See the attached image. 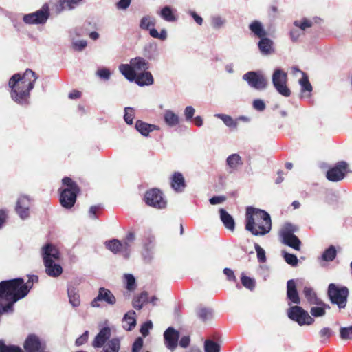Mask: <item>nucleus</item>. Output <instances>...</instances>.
Masks as SVG:
<instances>
[{
	"label": "nucleus",
	"mask_w": 352,
	"mask_h": 352,
	"mask_svg": "<svg viewBox=\"0 0 352 352\" xmlns=\"http://www.w3.org/2000/svg\"><path fill=\"white\" fill-rule=\"evenodd\" d=\"M36 79L35 73L31 69H26L22 76L14 74L8 82L12 99L20 104H28L30 91L34 88Z\"/></svg>",
	"instance_id": "nucleus-1"
},
{
	"label": "nucleus",
	"mask_w": 352,
	"mask_h": 352,
	"mask_svg": "<svg viewBox=\"0 0 352 352\" xmlns=\"http://www.w3.org/2000/svg\"><path fill=\"white\" fill-rule=\"evenodd\" d=\"M245 217V229L253 235L263 236L271 230V218L267 212L252 207H248L246 209Z\"/></svg>",
	"instance_id": "nucleus-2"
},
{
	"label": "nucleus",
	"mask_w": 352,
	"mask_h": 352,
	"mask_svg": "<svg viewBox=\"0 0 352 352\" xmlns=\"http://www.w3.org/2000/svg\"><path fill=\"white\" fill-rule=\"evenodd\" d=\"M149 63L142 57H135L130 60L129 63L119 65V72L130 82H133L136 76L148 70Z\"/></svg>",
	"instance_id": "nucleus-3"
},
{
	"label": "nucleus",
	"mask_w": 352,
	"mask_h": 352,
	"mask_svg": "<svg viewBox=\"0 0 352 352\" xmlns=\"http://www.w3.org/2000/svg\"><path fill=\"white\" fill-rule=\"evenodd\" d=\"M63 188L60 189V202L61 206L67 209L72 208L76 202L79 188L77 184L69 177L62 179Z\"/></svg>",
	"instance_id": "nucleus-4"
},
{
	"label": "nucleus",
	"mask_w": 352,
	"mask_h": 352,
	"mask_svg": "<svg viewBox=\"0 0 352 352\" xmlns=\"http://www.w3.org/2000/svg\"><path fill=\"white\" fill-rule=\"evenodd\" d=\"M297 228L295 226L287 223L284 224L280 230L279 236L282 243L299 251L300 250L301 242L300 239L294 235Z\"/></svg>",
	"instance_id": "nucleus-5"
},
{
	"label": "nucleus",
	"mask_w": 352,
	"mask_h": 352,
	"mask_svg": "<svg viewBox=\"0 0 352 352\" xmlns=\"http://www.w3.org/2000/svg\"><path fill=\"white\" fill-rule=\"evenodd\" d=\"M156 25V19L151 14L144 15L140 20L139 28L142 30L148 31L149 34L154 38L165 41L168 37V33L165 28L161 30L160 32L154 27Z\"/></svg>",
	"instance_id": "nucleus-6"
},
{
	"label": "nucleus",
	"mask_w": 352,
	"mask_h": 352,
	"mask_svg": "<svg viewBox=\"0 0 352 352\" xmlns=\"http://www.w3.org/2000/svg\"><path fill=\"white\" fill-rule=\"evenodd\" d=\"M348 294V289L345 287H339L333 283L329 285L328 295L331 302L340 309L345 307Z\"/></svg>",
	"instance_id": "nucleus-7"
},
{
	"label": "nucleus",
	"mask_w": 352,
	"mask_h": 352,
	"mask_svg": "<svg viewBox=\"0 0 352 352\" xmlns=\"http://www.w3.org/2000/svg\"><path fill=\"white\" fill-rule=\"evenodd\" d=\"M50 15V8L47 3L43 5L40 10L26 14L23 16V21L28 25H44Z\"/></svg>",
	"instance_id": "nucleus-8"
},
{
	"label": "nucleus",
	"mask_w": 352,
	"mask_h": 352,
	"mask_svg": "<svg viewBox=\"0 0 352 352\" xmlns=\"http://www.w3.org/2000/svg\"><path fill=\"white\" fill-rule=\"evenodd\" d=\"M272 83L276 90L282 96L289 97L291 91L287 85V74L281 69H276L272 76Z\"/></svg>",
	"instance_id": "nucleus-9"
},
{
	"label": "nucleus",
	"mask_w": 352,
	"mask_h": 352,
	"mask_svg": "<svg viewBox=\"0 0 352 352\" xmlns=\"http://www.w3.org/2000/svg\"><path fill=\"white\" fill-rule=\"evenodd\" d=\"M144 199L147 205L155 208L162 209L166 206V201L163 197L162 192L157 188L146 191Z\"/></svg>",
	"instance_id": "nucleus-10"
},
{
	"label": "nucleus",
	"mask_w": 352,
	"mask_h": 352,
	"mask_svg": "<svg viewBox=\"0 0 352 352\" xmlns=\"http://www.w3.org/2000/svg\"><path fill=\"white\" fill-rule=\"evenodd\" d=\"M288 316L292 320L296 321L300 325L311 324L314 320L309 316L307 311L299 306H294L289 309Z\"/></svg>",
	"instance_id": "nucleus-11"
},
{
	"label": "nucleus",
	"mask_w": 352,
	"mask_h": 352,
	"mask_svg": "<svg viewBox=\"0 0 352 352\" xmlns=\"http://www.w3.org/2000/svg\"><path fill=\"white\" fill-rule=\"evenodd\" d=\"M242 78L249 86L256 89H263L267 87V80L260 72H248L243 75Z\"/></svg>",
	"instance_id": "nucleus-12"
},
{
	"label": "nucleus",
	"mask_w": 352,
	"mask_h": 352,
	"mask_svg": "<svg viewBox=\"0 0 352 352\" xmlns=\"http://www.w3.org/2000/svg\"><path fill=\"white\" fill-rule=\"evenodd\" d=\"M31 200L27 195H21L16 201L15 211L21 219L26 220L30 214Z\"/></svg>",
	"instance_id": "nucleus-13"
},
{
	"label": "nucleus",
	"mask_w": 352,
	"mask_h": 352,
	"mask_svg": "<svg viewBox=\"0 0 352 352\" xmlns=\"http://www.w3.org/2000/svg\"><path fill=\"white\" fill-rule=\"evenodd\" d=\"M164 344L171 351L175 350L178 345L179 333L173 327H168L164 333Z\"/></svg>",
	"instance_id": "nucleus-14"
},
{
	"label": "nucleus",
	"mask_w": 352,
	"mask_h": 352,
	"mask_svg": "<svg viewBox=\"0 0 352 352\" xmlns=\"http://www.w3.org/2000/svg\"><path fill=\"white\" fill-rule=\"evenodd\" d=\"M347 165L341 162L327 172V178L331 182H338L342 179L346 173Z\"/></svg>",
	"instance_id": "nucleus-15"
},
{
	"label": "nucleus",
	"mask_w": 352,
	"mask_h": 352,
	"mask_svg": "<svg viewBox=\"0 0 352 352\" xmlns=\"http://www.w3.org/2000/svg\"><path fill=\"white\" fill-rule=\"evenodd\" d=\"M45 348V344L35 335H30L24 343L25 352H40Z\"/></svg>",
	"instance_id": "nucleus-16"
},
{
	"label": "nucleus",
	"mask_w": 352,
	"mask_h": 352,
	"mask_svg": "<svg viewBox=\"0 0 352 352\" xmlns=\"http://www.w3.org/2000/svg\"><path fill=\"white\" fill-rule=\"evenodd\" d=\"M41 254L43 262L58 261L60 259V252L56 246L51 243H47L41 249Z\"/></svg>",
	"instance_id": "nucleus-17"
},
{
	"label": "nucleus",
	"mask_w": 352,
	"mask_h": 352,
	"mask_svg": "<svg viewBox=\"0 0 352 352\" xmlns=\"http://www.w3.org/2000/svg\"><path fill=\"white\" fill-rule=\"evenodd\" d=\"M292 72L294 74H300L301 75V78L298 80V83L301 87V93L302 96L309 97L310 93L312 91V86L309 81L308 76L305 73L296 67L292 68Z\"/></svg>",
	"instance_id": "nucleus-18"
},
{
	"label": "nucleus",
	"mask_w": 352,
	"mask_h": 352,
	"mask_svg": "<svg viewBox=\"0 0 352 352\" xmlns=\"http://www.w3.org/2000/svg\"><path fill=\"white\" fill-rule=\"evenodd\" d=\"M157 14L166 22L173 23L177 20L176 10L170 6H164L157 12Z\"/></svg>",
	"instance_id": "nucleus-19"
},
{
	"label": "nucleus",
	"mask_w": 352,
	"mask_h": 352,
	"mask_svg": "<svg viewBox=\"0 0 352 352\" xmlns=\"http://www.w3.org/2000/svg\"><path fill=\"white\" fill-rule=\"evenodd\" d=\"M111 336V330L109 327L102 328L100 332L96 335L94 340L93 341L92 345L95 348L104 346L106 341Z\"/></svg>",
	"instance_id": "nucleus-20"
},
{
	"label": "nucleus",
	"mask_w": 352,
	"mask_h": 352,
	"mask_svg": "<svg viewBox=\"0 0 352 352\" xmlns=\"http://www.w3.org/2000/svg\"><path fill=\"white\" fill-rule=\"evenodd\" d=\"M98 300L105 302L109 305H114L116 302V298L113 293L108 289L100 287L98 293Z\"/></svg>",
	"instance_id": "nucleus-21"
},
{
	"label": "nucleus",
	"mask_w": 352,
	"mask_h": 352,
	"mask_svg": "<svg viewBox=\"0 0 352 352\" xmlns=\"http://www.w3.org/2000/svg\"><path fill=\"white\" fill-rule=\"evenodd\" d=\"M135 129L141 135L147 137L151 132L159 130L160 127L155 124H151L141 120H138L135 123Z\"/></svg>",
	"instance_id": "nucleus-22"
},
{
	"label": "nucleus",
	"mask_w": 352,
	"mask_h": 352,
	"mask_svg": "<svg viewBox=\"0 0 352 352\" xmlns=\"http://www.w3.org/2000/svg\"><path fill=\"white\" fill-rule=\"evenodd\" d=\"M287 296L294 304H299L300 302L298 293L296 290V283L293 279L287 281Z\"/></svg>",
	"instance_id": "nucleus-23"
},
{
	"label": "nucleus",
	"mask_w": 352,
	"mask_h": 352,
	"mask_svg": "<svg viewBox=\"0 0 352 352\" xmlns=\"http://www.w3.org/2000/svg\"><path fill=\"white\" fill-rule=\"evenodd\" d=\"M133 82L140 87L149 86L153 84L154 79L151 73L146 70L138 74Z\"/></svg>",
	"instance_id": "nucleus-24"
},
{
	"label": "nucleus",
	"mask_w": 352,
	"mask_h": 352,
	"mask_svg": "<svg viewBox=\"0 0 352 352\" xmlns=\"http://www.w3.org/2000/svg\"><path fill=\"white\" fill-rule=\"evenodd\" d=\"M56 261H48L44 263L46 274L52 277H58L63 273V268Z\"/></svg>",
	"instance_id": "nucleus-25"
},
{
	"label": "nucleus",
	"mask_w": 352,
	"mask_h": 352,
	"mask_svg": "<svg viewBox=\"0 0 352 352\" xmlns=\"http://www.w3.org/2000/svg\"><path fill=\"white\" fill-rule=\"evenodd\" d=\"M164 122L169 127H174L180 122L179 116L170 109H166L163 114Z\"/></svg>",
	"instance_id": "nucleus-26"
},
{
	"label": "nucleus",
	"mask_w": 352,
	"mask_h": 352,
	"mask_svg": "<svg viewBox=\"0 0 352 352\" xmlns=\"http://www.w3.org/2000/svg\"><path fill=\"white\" fill-rule=\"evenodd\" d=\"M171 186L177 192H182L184 190L186 184L182 173L177 172L172 175Z\"/></svg>",
	"instance_id": "nucleus-27"
},
{
	"label": "nucleus",
	"mask_w": 352,
	"mask_h": 352,
	"mask_svg": "<svg viewBox=\"0 0 352 352\" xmlns=\"http://www.w3.org/2000/svg\"><path fill=\"white\" fill-rule=\"evenodd\" d=\"M135 312L133 310L128 311L122 318V327L127 331H131L136 325Z\"/></svg>",
	"instance_id": "nucleus-28"
},
{
	"label": "nucleus",
	"mask_w": 352,
	"mask_h": 352,
	"mask_svg": "<svg viewBox=\"0 0 352 352\" xmlns=\"http://www.w3.org/2000/svg\"><path fill=\"white\" fill-rule=\"evenodd\" d=\"M227 24V19L221 14H213L210 17V25L214 30L223 29Z\"/></svg>",
	"instance_id": "nucleus-29"
},
{
	"label": "nucleus",
	"mask_w": 352,
	"mask_h": 352,
	"mask_svg": "<svg viewBox=\"0 0 352 352\" xmlns=\"http://www.w3.org/2000/svg\"><path fill=\"white\" fill-rule=\"evenodd\" d=\"M273 44L271 39L265 36L260 38L258 45L262 54L268 55L274 52Z\"/></svg>",
	"instance_id": "nucleus-30"
},
{
	"label": "nucleus",
	"mask_w": 352,
	"mask_h": 352,
	"mask_svg": "<svg viewBox=\"0 0 352 352\" xmlns=\"http://www.w3.org/2000/svg\"><path fill=\"white\" fill-rule=\"evenodd\" d=\"M249 28L252 33L256 37L261 38L267 36V32L265 30L261 22L254 21L249 25Z\"/></svg>",
	"instance_id": "nucleus-31"
},
{
	"label": "nucleus",
	"mask_w": 352,
	"mask_h": 352,
	"mask_svg": "<svg viewBox=\"0 0 352 352\" xmlns=\"http://www.w3.org/2000/svg\"><path fill=\"white\" fill-rule=\"evenodd\" d=\"M220 219L223 222L224 226L231 231H234L235 223L232 217L227 212L226 210L221 208L219 210Z\"/></svg>",
	"instance_id": "nucleus-32"
},
{
	"label": "nucleus",
	"mask_w": 352,
	"mask_h": 352,
	"mask_svg": "<svg viewBox=\"0 0 352 352\" xmlns=\"http://www.w3.org/2000/svg\"><path fill=\"white\" fill-rule=\"evenodd\" d=\"M84 0H59L56 9L58 12L63 10H73L80 5Z\"/></svg>",
	"instance_id": "nucleus-33"
},
{
	"label": "nucleus",
	"mask_w": 352,
	"mask_h": 352,
	"mask_svg": "<svg viewBox=\"0 0 352 352\" xmlns=\"http://www.w3.org/2000/svg\"><path fill=\"white\" fill-rule=\"evenodd\" d=\"M135 239V236L133 233H129L124 241L121 242L122 244V253L124 257H128L131 250V245Z\"/></svg>",
	"instance_id": "nucleus-34"
},
{
	"label": "nucleus",
	"mask_w": 352,
	"mask_h": 352,
	"mask_svg": "<svg viewBox=\"0 0 352 352\" xmlns=\"http://www.w3.org/2000/svg\"><path fill=\"white\" fill-rule=\"evenodd\" d=\"M303 294L310 304L316 305H321L322 304V300L318 298L316 294L312 288L305 287Z\"/></svg>",
	"instance_id": "nucleus-35"
},
{
	"label": "nucleus",
	"mask_w": 352,
	"mask_h": 352,
	"mask_svg": "<svg viewBox=\"0 0 352 352\" xmlns=\"http://www.w3.org/2000/svg\"><path fill=\"white\" fill-rule=\"evenodd\" d=\"M242 164L241 156L236 153L229 155L226 159V164L232 171L236 170Z\"/></svg>",
	"instance_id": "nucleus-36"
},
{
	"label": "nucleus",
	"mask_w": 352,
	"mask_h": 352,
	"mask_svg": "<svg viewBox=\"0 0 352 352\" xmlns=\"http://www.w3.org/2000/svg\"><path fill=\"white\" fill-rule=\"evenodd\" d=\"M120 349V340L118 338H112L104 345L101 352H118Z\"/></svg>",
	"instance_id": "nucleus-37"
},
{
	"label": "nucleus",
	"mask_w": 352,
	"mask_h": 352,
	"mask_svg": "<svg viewBox=\"0 0 352 352\" xmlns=\"http://www.w3.org/2000/svg\"><path fill=\"white\" fill-rule=\"evenodd\" d=\"M214 117L221 119L224 124L230 128V129H236L238 126V122L236 120H234L230 116L223 113H217L214 115Z\"/></svg>",
	"instance_id": "nucleus-38"
},
{
	"label": "nucleus",
	"mask_w": 352,
	"mask_h": 352,
	"mask_svg": "<svg viewBox=\"0 0 352 352\" xmlns=\"http://www.w3.org/2000/svg\"><path fill=\"white\" fill-rule=\"evenodd\" d=\"M68 297L69 300L70 304L74 307H77L80 305V296L76 291V289L74 287L69 288L68 291Z\"/></svg>",
	"instance_id": "nucleus-39"
},
{
	"label": "nucleus",
	"mask_w": 352,
	"mask_h": 352,
	"mask_svg": "<svg viewBox=\"0 0 352 352\" xmlns=\"http://www.w3.org/2000/svg\"><path fill=\"white\" fill-rule=\"evenodd\" d=\"M148 300V294L146 292H143L139 296L135 298L133 301V306L137 309H140L144 304Z\"/></svg>",
	"instance_id": "nucleus-40"
},
{
	"label": "nucleus",
	"mask_w": 352,
	"mask_h": 352,
	"mask_svg": "<svg viewBox=\"0 0 352 352\" xmlns=\"http://www.w3.org/2000/svg\"><path fill=\"white\" fill-rule=\"evenodd\" d=\"M312 21L306 18L294 21V26L298 30H302V32L304 33L307 28H309L312 26Z\"/></svg>",
	"instance_id": "nucleus-41"
},
{
	"label": "nucleus",
	"mask_w": 352,
	"mask_h": 352,
	"mask_svg": "<svg viewBox=\"0 0 352 352\" xmlns=\"http://www.w3.org/2000/svg\"><path fill=\"white\" fill-rule=\"evenodd\" d=\"M329 308V305L322 302L321 305L311 307L310 313L314 317H322L325 315L326 309Z\"/></svg>",
	"instance_id": "nucleus-42"
},
{
	"label": "nucleus",
	"mask_w": 352,
	"mask_h": 352,
	"mask_svg": "<svg viewBox=\"0 0 352 352\" xmlns=\"http://www.w3.org/2000/svg\"><path fill=\"white\" fill-rule=\"evenodd\" d=\"M106 247L112 252L116 254L122 252L121 241L117 239H113L105 243Z\"/></svg>",
	"instance_id": "nucleus-43"
},
{
	"label": "nucleus",
	"mask_w": 352,
	"mask_h": 352,
	"mask_svg": "<svg viewBox=\"0 0 352 352\" xmlns=\"http://www.w3.org/2000/svg\"><path fill=\"white\" fill-rule=\"evenodd\" d=\"M336 256V250L334 246L331 245L323 252L322 258L325 261H331L335 258Z\"/></svg>",
	"instance_id": "nucleus-44"
},
{
	"label": "nucleus",
	"mask_w": 352,
	"mask_h": 352,
	"mask_svg": "<svg viewBox=\"0 0 352 352\" xmlns=\"http://www.w3.org/2000/svg\"><path fill=\"white\" fill-rule=\"evenodd\" d=\"M205 352H219L220 346L212 340H206L204 343Z\"/></svg>",
	"instance_id": "nucleus-45"
},
{
	"label": "nucleus",
	"mask_w": 352,
	"mask_h": 352,
	"mask_svg": "<svg viewBox=\"0 0 352 352\" xmlns=\"http://www.w3.org/2000/svg\"><path fill=\"white\" fill-rule=\"evenodd\" d=\"M282 254L284 257L285 261L289 265L292 266H296L298 264V258L296 255L290 253H287L285 251H282Z\"/></svg>",
	"instance_id": "nucleus-46"
},
{
	"label": "nucleus",
	"mask_w": 352,
	"mask_h": 352,
	"mask_svg": "<svg viewBox=\"0 0 352 352\" xmlns=\"http://www.w3.org/2000/svg\"><path fill=\"white\" fill-rule=\"evenodd\" d=\"M124 280L126 283V289L129 291H133L135 289V278L130 274L124 275Z\"/></svg>",
	"instance_id": "nucleus-47"
},
{
	"label": "nucleus",
	"mask_w": 352,
	"mask_h": 352,
	"mask_svg": "<svg viewBox=\"0 0 352 352\" xmlns=\"http://www.w3.org/2000/svg\"><path fill=\"white\" fill-rule=\"evenodd\" d=\"M198 316L201 320L206 322L212 318V311L206 308H201L198 311Z\"/></svg>",
	"instance_id": "nucleus-48"
},
{
	"label": "nucleus",
	"mask_w": 352,
	"mask_h": 352,
	"mask_svg": "<svg viewBox=\"0 0 352 352\" xmlns=\"http://www.w3.org/2000/svg\"><path fill=\"white\" fill-rule=\"evenodd\" d=\"M0 352H23V351L16 346H7L0 340Z\"/></svg>",
	"instance_id": "nucleus-49"
},
{
	"label": "nucleus",
	"mask_w": 352,
	"mask_h": 352,
	"mask_svg": "<svg viewBox=\"0 0 352 352\" xmlns=\"http://www.w3.org/2000/svg\"><path fill=\"white\" fill-rule=\"evenodd\" d=\"M241 283L245 287L250 290H253L255 287L254 280L248 276H242Z\"/></svg>",
	"instance_id": "nucleus-50"
},
{
	"label": "nucleus",
	"mask_w": 352,
	"mask_h": 352,
	"mask_svg": "<svg viewBox=\"0 0 352 352\" xmlns=\"http://www.w3.org/2000/svg\"><path fill=\"white\" fill-rule=\"evenodd\" d=\"M135 116L134 110L131 107L125 108L124 120L128 124H132Z\"/></svg>",
	"instance_id": "nucleus-51"
},
{
	"label": "nucleus",
	"mask_w": 352,
	"mask_h": 352,
	"mask_svg": "<svg viewBox=\"0 0 352 352\" xmlns=\"http://www.w3.org/2000/svg\"><path fill=\"white\" fill-rule=\"evenodd\" d=\"M72 44L73 49L78 52L83 50L87 45V41L85 40H74Z\"/></svg>",
	"instance_id": "nucleus-52"
},
{
	"label": "nucleus",
	"mask_w": 352,
	"mask_h": 352,
	"mask_svg": "<svg viewBox=\"0 0 352 352\" xmlns=\"http://www.w3.org/2000/svg\"><path fill=\"white\" fill-rule=\"evenodd\" d=\"M304 34L305 33L302 32V30H298L296 27L293 28L290 31V38L294 42H296L299 38Z\"/></svg>",
	"instance_id": "nucleus-53"
},
{
	"label": "nucleus",
	"mask_w": 352,
	"mask_h": 352,
	"mask_svg": "<svg viewBox=\"0 0 352 352\" xmlns=\"http://www.w3.org/2000/svg\"><path fill=\"white\" fill-rule=\"evenodd\" d=\"M153 328V323L151 320L144 322L141 328L140 333L144 337H146L148 335L149 331Z\"/></svg>",
	"instance_id": "nucleus-54"
},
{
	"label": "nucleus",
	"mask_w": 352,
	"mask_h": 352,
	"mask_svg": "<svg viewBox=\"0 0 352 352\" xmlns=\"http://www.w3.org/2000/svg\"><path fill=\"white\" fill-rule=\"evenodd\" d=\"M96 75L104 80H109L111 76V72L107 68H102L96 72Z\"/></svg>",
	"instance_id": "nucleus-55"
},
{
	"label": "nucleus",
	"mask_w": 352,
	"mask_h": 352,
	"mask_svg": "<svg viewBox=\"0 0 352 352\" xmlns=\"http://www.w3.org/2000/svg\"><path fill=\"white\" fill-rule=\"evenodd\" d=\"M340 331V337L342 340H349L352 334V327H342Z\"/></svg>",
	"instance_id": "nucleus-56"
},
{
	"label": "nucleus",
	"mask_w": 352,
	"mask_h": 352,
	"mask_svg": "<svg viewBox=\"0 0 352 352\" xmlns=\"http://www.w3.org/2000/svg\"><path fill=\"white\" fill-rule=\"evenodd\" d=\"M255 250L257 253L258 260L261 262H265L266 260L265 250L258 244L255 245Z\"/></svg>",
	"instance_id": "nucleus-57"
},
{
	"label": "nucleus",
	"mask_w": 352,
	"mask_h": 352,
	"mask_svg": "<svg viewBox=\"0 0 352 352\" xmlns=\"http://www.w3.org/2000/svg\"><path fill=\"white\" fill-rule=\"evenodd\" d=\"M254 109L258 111H263L265 110L266 105L263 100L261 99H256L253 101L252 103Z\"/></svg>",
	"instance_id": "nucleus-58"
},
{
	"label": "nucleus",
	"mask_w": 352,
	"mask_h": 352,
	"mask_svg": "<svg viewBox=\"0 0 352 352\" xmlns=\"http://www.w3.org/2000/svg\"><path fill=\"white\" fill-rule=\"evenodd\" d=\"M195 112V109L192 106H187L184 111L185 118L187 121L190 120Z\"/></svg>",
	"instance_id": "nucleus-59"
},
{
	"label": "nucleus",
	"mask_w": 352,
	"mask_h": 352,
	"mask_svg": "<svg viewBox=\"0 0 352 352\" xmlns=\"http://www.w3.org/2000/svg\"><path fill=\"white\" fill-rule=\"evenodd\" d=\"M143 342V339L142 338H138L133 344L132 352H140L142 348Z\"/></svg>",
	"instance_id": "nucleus-60"
},
{
	"label": "nucleus",
	"mask_w": 352,
	"mask_h": 352,
	"mask_svg": "<svg viewBox=\"0 0 352 352\" xmlns=\"http://www.w3.org/2000/svg\"><path fill=\"white\" fill-rule=\"evenodd\" d=\"M131 2V0H119L116 3V8L118 10H124L129 7Z\"/></svg>",
	"instance_id": "nucleus-61"
},
{
	"label": "nucleus",
	"mask_w": 352,
	"mask_h": 352,
	"mask_svg": "<svg viewBox=\"0 0 352 352\" xmlns=\"http://www.w3.org/2000/svg\"><path fill=\"white\" fill-rule=\"evenodd\" d=\"M188 14L189 15H190L192 19H194V21L199 25H201L203 24V22H204V20H203V18L198 15L196 12L193 11V10H189L188 12Z\"/></svg>",
	"instance_id": "nucleus-62"
},
{
	"label": "nucleus",
	"mask_w": 352,
	"mask_h": 352,
	"mask_svg": "<svg viewBox=\"0 0 352 352\" xmlns=\"http://www.w3.org/2000/svg\"><path fill=\"white\" fill-rule=\"evenodd\" d=\"M331 335V331L328 327H324L322 328L320 332L319 336L321 339L326 340L328 338H329Z\"/></svg>",
	"instance_id": "nucleus-63"
},
{
	"label": "nucleus",
	"mask_w": 352,
	"mask_h": 352,
	"mask_svg": "<svg viewBox=\"0 0 352 352\" xmlns=\"http://www.w3.org/2000/svg\"><path fill=\"white\" fill-rule=\"evenodd\" d=\"M7 218V212L5 210L0 209V230H1L4 226Z\"/></svg>",
	"instance_id": "nucleus-64"
}]
</instances>
